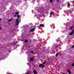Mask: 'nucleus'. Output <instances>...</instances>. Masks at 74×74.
<instances>
[{
    "label": "nucleus",
    "instance_id": "nucleus-5",
    "mask_svg": "<svg viewBox=\"0 0 74 74\" xmlns=\"http://www.w3.org/2000/svg\"><path fill=\"white\" fill-rule=\"evenodd\" d=\"M40 27H44V25L43 24H40Z\"/></svg>",
    "mask_w": 74,
    "mask_h": 74
},
{
    "label": "nucleus",
    "instance_id": "nucleus-1",
    "mask_svg": "<svg viewBox=\"0 0 74 74\" xmlns=\"http://www.w3.org/2000/svg\"><path fill=\"white\" fill-rule=\"evenodd\" d=\"M19 18H18L16 20V22H17L16 23V25H19Z\"/></svg>",
    "mask_w": 74,
    "mask_h": 74
},
{
    "label": "nucleus",
    "instance_id": "nucleus-2",
    "mask_svg": "<svg viewBox=\"0 0 74 74\" xmlns=\"http://www.w3.org/2000/svg\"><path fill=\"white\" fill-rule=\"evenodd\" d=\"M36 30V29L35 28H32V29H31L30 32H34V31Z\"/></svg>",
    "mask_w": 74,
    "mask_h": 74
},
{
    "label": "nucleus",
    "instance_id": "nucleus-14",
    "mask_svg": "<svg viewBox=\"0 0 74 74\" xmlns=\"http://www.w3.org/2000/svg\"><path fill=\"white\" fill-rule=\"evenodd\" d=\"M73 29V27L72 26L70 28V30H71Z\"/></svg>",
    "mask_w": 74,
    "mask_h": 74
},
{
    "label": "nucleus",
    "instance_id": "nucleus-27",
    "mask_svg": "<svg viewBox=\"0 0 74 74\" xmlns=\"http://www.w3.org/2000/svg\"><path fill=\"white\" fill-rule=\"evenodd\" d=\"M64 74V73H63V74Z\"/></svg>",
    "mask_w": 74,
    "mask_h": 74
},
{
    "label": "nucleus",
    "instance_id": "nucleus-18",
    "mask_svg": "<svg viewBox=\"0 0 74 74\" xmlns=\"http://www.w3.org/2000/svg\"><path fill=\"white\" fill-rule=\"evenodd\" d=\"M30 53H33L34 52L33 51H30Z\"/></svg>",
    "mask_w": 74,
    "mask_h": 74
},
{
    "label": "nucleus",
    "instance_id": "nucleus-17",
    "mask_svg": "<svg viewBox=\"0 0 74 74\" xmlns=\"http://www.w3.org/2000/svg\"><path fill=\"white\" fill-rule=\"evenodd\" d=\"M19 17H20V15H18L17 16V18H19Z\"/></svg>",
    "mask_w": 74,
    "mask_h": 74
},
{
    "label": "nucleus",
    "instance_id": "nucleus-20",
    "mask_svg": "<svg viewBox=\"0 0 74 74\" xmlns=\"http://www.w3.org/2000/svg\"><path fill=\"white\" fill-rule=\"evenodd\" d=\"M45 63H46V62L45 61L43 63V64H45Z\"/></svg>",
    "mask_w": 74,
    "mask_h": 74
},
{
    "label": "nucleus",
    "instance_id": "nucleus-6",
    "mask_svg": "<svg viewBox=\"0 0 74 74\" xmlns=\"http://www.w3.org/2000/svg\"><path fill=\"white\" fill-rule=\"evenodd\" d=\"M34 59V58H30V61H31L32 62L33 61V60Z\"/></svg>",
    "mask_w": 74,
    "mask_h": 74
},
{
    "label": "nucleus",
    "instance_id": "nucleus-8",
    "mask_svg": "<svg viewBox=\"0 0 74 74\" xmlns=\"http://www.w3.org/2000/svg\"><path fill=\"white\" fill-rule=\"evenodd\" d=\"M34 73V74H37V72L36 71H33Z\"/></svg>",
    "mask_w": 74,
    "mask_h": 74
},
{
    "label": "nucleus",
    "instance_id": "nucleus-22",
    "mask_svg": "<svg viewBox=\"0 0 74 74\" xmlns=\"http://www.w3.org/2000/svg\"><path fill=\"white\" fill-rule=\"evenodd\" d=\"M7 74H11V73H7Z\"/></svg>",
    "mask_w": 74,
    "mask_h": 74
},
{
    "label": "nucleus",
    "instance_id": "nucleus-24",
    "mask_svg": "<svg viewBox=\"0 0 74 74\" xmlns=\"http://www.w3.org/2000/svg\"><path fill=\"white\" fill-rule=\"evenodd\" d=\"M1 21V18H0V21Z\"/></svg>",
    "mask_w": 74,
    "mask_h": 74
},
{
    "label": "nucleus",
    "instance_id": "nucleus-15",
    "mask_svg": "<svg viewBox=\"0 0 74 74\" xmlns=\"http://www.w3.org/2000/svg\"><path fill=\"white\" fill-rule=\"evenodd\" d=\"M28 40H26L25 41V42H27Z\"/></svg>",
    "mask_w": 74,
    "mask_h": 74
},
{
    "label": "nucleus",
    "instance_id": "nucleus-9",
    "mask_svg": "<svg viewBox=\"0 0 74 74\" xmlns=\"http://www.w3.org/2000/svg\"><path fill=\"white\" fill-rule=\"evenodd\" d=\"M19 14V12H16L15 13L16 15H18V14Z\"/></svg>",
    "mask_w": 74,
    "mask_h": 74
},
{
    "label": "nucleus",
    "instance_id": "nucleus-10",
    "mask_svg": "<svg viewBox=\"0 0 74 74\" xmlns=\"http://www.w3.org/2000/svg\"><path fill=\"white\" fill-rule=\"evenodd\" d=\"M12 20V19H10L9 20H8V22H10V21H11Z\"/></svg>",
    "mask_w": 74,
    "mask_h": 74
},
{
    "label": "nucleus",
    "instance_id": "nucleus-19",
    "mask_svg": "<svg viewBox=\"0 0 74 74\" xmlns=\"http://www.w3.org/2000/svg\"><path fill=\"white\" fill-rule=\"evenodd\" d=\"M52 0H50L49 1V2H50V3H51V2H52Z\"/></svg>",
    "mask_w": 74,
    "mask_h": 74
},
{
    "label": "nucleus",
    "instance_id": "nucleus-3",
    "mask_svg": "<svg viewBox=\"0 0 74 74\" xmlns=\"http://www.w3.org/2000/svg\"><path fill=\"white\" fill-rule=\"evenodd\" d=\"M41 66H42V67H44V66L42 64H40V65L39 66V67H41Z\"/></svg>",
    "mask_w": 74,
    "mask_h": 74
},
{
    "label": "nucleus",
    "instance_id": "nucleus-23",
    "mask_svg": "<svg viewBox=\"0 0 74 74\" xmlns=\"http://www.w3.org/2000/svg\"><path fill=\"white\" fill-rule=\"evenodd\" d=\"M50 26H51V27H52V25H50Z\"/></svg>",
    "mask_w": 74,
    "mask_h": 74
},
{
    "label": "nucleus",
    "instance_id": "nucleus-21",
    "mask_svg": "<svg viewBox=\"0 0 74 74\" xmlns=\"http://www.w3.org/2000/svg\"><path fill=\"white\" fill-rule=\"evenodd\" d=\"M14 16L15 17H16V15H14Z\"/></svg>",
    "mask_w": 74,
    "mask_h": 74
},
{
    "label": "nucleus",
    "instance_id": "nucleus-12",
    "mask_svg": "<svg viewBox=\"0 0 74 74\" xmlns=\"http://www.w3.org/2000/svg\"><path fill=\"white\" fill-rule=\"evenodd\" d=\"M53 14V13L52 12H51L50 13V14L51 15H52V14Z\"/></svg>",
    "mask_w": 74,
    "mask_h": 74
},
{
    "label": "nucleus",
    "instance_id": "nucleus-16",
    "mask_svg": "<svg viewBox=\"0 0 74 74\" xmlns=\"http://www.w3.org/2000/svg\"><path fill=\"white\" fill-rule=\"evenodd\" d=\"M71 66L73 67L74 66V63L71 65Z\"/></svg>",
    "mask_w": 74,
    "mask_h": 74
},
{
    "label": "nucleus",
    "instance_id": "nucleus-11",
    "mask_svg": "<svg viewBox=\"0 0 74 74\" xmlns=\"http://www.w3.org/2000/svg\"><path fill=\"white\" fill-rule=\"evenodd\" d=\"M59 55V53H57L56 55V57H58V56Z\"/></svg>",
    "mask_w": 74,
    "mask_h": 74
},
{
    "label": "nucleus",
    "instance_id": "nucleus-28",
    "mask_svg": "<svg viewBox=\"0 0 74 74\" xmlns=\"http://www.w3.org/2000/svg\"><path fill=\"white\" fill-rule=\"evenodd\" d=\"M58 39H59V38H58Z\"/></svg>",
    "mask_w": 74,
    "mask_h": 74
},
{
    "label": "nucleus",
    "instance_id": "nucleus-26",
    "mask_svg": "<svg viewBox=\"0 0 74 74\" xmlns=\"http://www.w3.org/2000/svg\"><path fill=\"white\" fill-rule=\"evenodd\" d=\"M1 28H0V30H1Z\"/></svg>",
    "mask_w": 74,
    "mask_h": 74
},
{
    "label": "nucleus",
    "instance_id": "nucleus-4",
    "mask_svg": "<svg viewBox=\"0 0 74 74\" xmlns=\"http://www.w3.org/2000/svg\"><path fill=\"white\" fill-rule=\"evenodd\" d=\"M68 72L69 74H71V71H70L69 69H68Z\"/></svg>",
    "mask_w": 74,
    "mask_h": 74
},
{
    "label": "nucleus",
    "instance_id": "nucleus-25",
    "mask_svg": "<svg viewBox=\"0 0 74 74\" xmlns=\"http://www.w3.org/2000/svg\"><path fill=\"white\" fill-rule=\"evenodd\" d=\"M32 23H30L29 24V25H32Z\"/></svg>",
    "mask_w": 74,
    "mask_h": 74
},
{
    "label": "nucleus",
    "instance_id": "nucleus-13",
    "mask_svg": "<svg viewBox=\"0 0 74 74\" xmlns=\"http://www.w3.org/2000/svg\"><path fill=\"white\" fill-rule=\"evenodd\" d=\"M68 6H70V4L69 3H67Z\"/></svg>",
    "mask_w": 74,
    "mask_h": 74
},
{
    "label": "nucleus",
    "instance_id": "nucleus-7",
    "mask_svg": "<svg viewBox=\"0 0 74 74\" xmlns=\"http://www.w3.org/2000/svg\"><path fill=\"white\" fill-rule=\"evenodd\" d=\"M73 34H74V32H71L70 33L69 35L71 36V35H73Z\"/></svg>",
    "mask_w": 74,
    "mask_h": 74
}]
</instances>
